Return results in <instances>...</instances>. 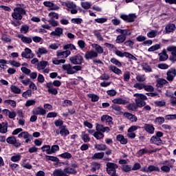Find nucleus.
I'll return each instance as SVG.
<instances>
[{"label": "nucleus", "instance_id": "864d4df0", "mask_svg": "<svg viewBox=\"0 0 176 176\" xmlns=\"http://www.w3.org/2000/svg\"><path fill=\"white\" fill-rule=\"evenodd\" d=\"M166 83H167V80L162 78H160L157 80V87H162V86H163V85H166Z\"/></svg>", "mask_w": 176, "mask_h": 176}, {"label": "nucleus", "instance_id": "f3484780", "mask_svg": "<svg viewBox=\"0 0 176 176\" xmlns=\"http://www.w3.org/2000/svg\"><path fill=\"white\" fill-rule=\"evenodd\" d=\"M71 54V51L66 50V51L58 50L56 52L57 57H60L61 58H67L68 56Z\"/></svg>", "mask_w": 176, "mask_h": 176}, {"label": "nucleus", "instance_id": "37998d69", "mask_svg": "<svg viewBox=\"0 0 176 176\" xmlns=\"http://www.w3.org/2000/svg\"><path fill=\"white\" fill-rule=\"evenodd\" d=\"M48 16L50 17V20H58V14L54 12H50Z\"/></svg>", "mask_w": 176, "mask_h": 176}, {"label": "nucleus", "instance_id": "2f4dec72", "mask_svg": "<svg viewBox=\"0 0 176 176\" xmlns=\"http://www.w3.org/2000/svg\"><path fill=\"white\" fill-rule=\"evenodd\" d=\"M157 35H159V32H157V30H150L147 33V36L148 38H156V36H157Z\"/></svg>", "mask_w": 176, "mask_h": 176}, {"label": "nucleus", "instance_id": "13d9d810", "mask_svg": "<svg viewBox=\"0 0 176 176\" xmlns=\"http://www.w3.org/2000/svg\"><path fill=\"white\" fill-rule=\"evenodd\" d=\"M100 167V164L94 163L91 165V171H92V173H94L96 172V170H99Z\"/></svg>", "mask_w": 176, "mask_h": 176}, {"label": "nucleus", "instance_id": "dca6fc26", "mask_svg": "<svg viewBox=\"0 0 176 176\" xmlns=\"http://www.w3.org/2000/svg\"><path fill=\"white\" fill-rule=\"evenodd\" d=\"M43 5L49 8L50 10H58L60 9L57 5L53 3L52 1H44Z\"/></svg>", "mask_w": 176, "mask_h": 176}, {"label": "nucleus", "instance_id": "8fccbe9b", "mask_svg": "<svg viewBox=\"0 0 176 176\" xmlns=\"http://www.w3.org/2000/svg\"><path fill=\"white\" fill-rule=\"evenodd\" d=\"M104 155H105V153H104V152L96 153L93 155L92 159H94V160H96V159H102V157H104Z\"/></svg>", "mask_w": 176, "mask_h": 176}, {"label": "nucleus", "instance_id": "de8ad7c7", "mask_svg": "<svg viewBox=\"0 0 176 176\" xmlns=\"http://www.w3.org/2000/svg\"><path fill=\"white\" fill-rule=\"evenodd\" d=\"M60 131V135H63V137H65L69 134V131H67V129H65V126H61Z\"/></svg>", "mask_w": 176, "mask_h": 176}, {"label": "nucleus", "instance_id": "e2e57ef3", "mask_svg": "<svg viewBox=\"0 0 176 176\" xmlns=\"http://www.w3.org/2000/svg\"><path fill=\"white\" fill-rule=\"evenodd\" d=\"M142 68L146 72H152V68H151V66L148 65L146 63L142 65Z\"/></svg>", "mask_w": 176, "mask_h": 176}, {"label": "nucleus", "instance_id": "79ce46f5", "mask_svg": "<svg viewBox=\"0 0 176 176\" xmlns=\"http://www.w3.org/2000/svg\"><path fill=\"white\" fill-rule=\"evenodd\" d=\"M52 63L55 65H60V64H64L65 63V59H57V58H52Z\"/></svg>", "mask_w": 176, "mask_h": 176}, {"label": "nucleus", "instance_id": "5fc2aeb1", "mask_svg": "<svg viewBox=\"0 0 176 176\" xmlns=\"http://www.w3.org/2000/svg\"><path fill=\"white\" fill-rule=\"evenodd\" d=\"M63 49L64 50H68V49L69 50H76V47H75V45H74V44H67L66 45H64Z\"/></svg>", "mask_w": 176, "mask_h": 176}, {"label": "nucleus", "instance_id": "c756f323", "mask_svg": "<svg viewBox=\"0 0 176 176\" xmlns=\"http://www.w3.org/2000/svg\"><path fill=\"white\" fill-rule=\"evenodd\" d=\"M160 60L166 61L168 58V55L166 52V50H162V52L159 54Z\"/></svg>", "mask_w": 176, "mask_h": 176}, {"label": "nucleus", "instance_id": "6ab92c4d", "mask_svg": "<svg viewBox=\"0 0 176 176\" xmlns=\"http://www.w3.org/2000/svg\"><path fill=\"white\" fill-rule=\"evenodd\" d=\"M45 86L48 89V93H50L51 94H54L55 96L56 94H57V93H58V91H57V89H56V88H54V87L53 86V83L47 82Z\"/></svg>", "mask_w": 176, "mask_h": 176}, {"label": "nucleus", "instance_id": "4be33fe9", "mask_svg": "<svg viewBox=\"0 0 176 176\" xmlns=\"http://www.w3.org/2000/svg\"><path fill=\"white\" fill-rule=\"evenodd\" d=\"M113 104H118V105H126L127 104V100L122 98H116L111 100Z\"/></svg>", "mask_w": 176, "mask_h": 176}, {"label": "nucleus", "instance_id": "1a4fd4ad", "mask_svg": "<svg viewBox=\"0 0 176 176\" xmlns=\"http://www.w3.org/2000/svg\"><path fill=\"white\" fill-rule=\"evenodd\" d=\"M19 138H23L25 140V142L28 144V142H31V140H32V135L29 134L27 131L21 132L18 135Z\"/></svg>", "mask_w": 176, "mask_h": 176}, {"label": "nucleus", "instance_id": "09e8293b", "mask_svg": "<svg viewBox=\"0 0 176 176\" xmlns=\"http://www.w3.org/2000/svg\"><path fill=\"white\" fill-rule=\"evenodd\" d=\"M1 39L3 42H12L10 37H9V36L6 35L5 33H2Z\"/></svg>", "mask_w": 176, "mask_h": 176}, {"label": "nucleus", "instance_id": "69168bd1", "mask_svg": "<svg viewBox=\"0 0 176 176\" xmlns=\"http://www.w3.org/2000/svg\"><path fill=\"white\" fill-rule=\"evenodd\" d=\"M166 120H175L176 114H169L165 116Z\"/></svg>", "mask_w": 176, "mask_h": 176}, {"label": "nucleus", "instance_id": "f03ea898", "mask_svg": "<svg viewBox=\"0 0 176 176\" xmlns=\"http://www.w3.org/2000/svg\"><path fill=\"white\" fill-rule=\"evenodd\" d=\"M62 68L68 75H74L77 71L82 69L80 66H72L70 64L63 65Z\"/></svg>", "mask_w": 176, "mask_h": 176}, {"label": "nucleus", "instance_id": "5701e85b", "mask_svg": "<svg viewBox=\"0 0 176 176\" xmlns=\"http://www.w3.org/2000/svg\"><path fill=\"white\" fill-rule=\"evenodd\" d=\"M124 118H126L128 120H130V122H137V120H138L137 116L130 113H124Z\"/></svg>", "mask_w": 176, "mask_h": 176}, {"label": "nucleus", "instance_id": "0e129e2a", "mask_svg": "<svg viewBox=\"0 0 176 176\" xmlns=\"http://www.w3.org/2000/svg\"><path fill=\"white\" fill-rule=\"evenodd\" d=\"M82 21H83V20L80 18H73V19H72V23L73 24H82Z\"/></svg>", "mask_w": 176, "mask_h": 176}, {"label": "nucleus", "instance_id": "6e6d98bb", "mask_svg": "<svg viewBox=\"0 0 176 176\" xmlns=\"http://www.w3.org/2000/svg\"><path fill=\"white\" fill-rule=\"evenodd\" d=\"M164 117H157L155 120V123L156 124H163L164 123Z\"/></svg>", "mask_w": 176, "mask_h": 176}, {"label": "nucleus", "instance_id": "412c9836", "mask_svg": "<svg viewBox=\"0 0 176 176\" xmlns=\"http://www.w3.org/2000/svg\"><path fill=\"white\" fill-rule=\"evenodd\" d=\"M144 129L145 131H146V133H148V134H153V133H155V126L151 124H145L144 126Z\"/></svg>", "mask_w": 176, "mask_h": 176}, {"label": "nucleus", "instance_id": "6e6552de", "mask_svg": "<svg viewBox=\"0 0 176 176\" xmlns=\"http://www.w3.org/2000/svg\"><path fill=\"white\" fill-rule=\"evenodd\" d=\"M69 61L75 65L81 64L83 63V57L80 55H76L74 56H70L69 58Z\"/></svg>", "mask_w": 176, "mask_h": 176}, {"label": "nucleus", "instance_id": "c9c22d12", "mask_svg": "<svg viewBox=\"0 0 176 176\" xmlns=\"http://www.w3.org/2000/svg\"><path fill=\"white\" fill-rule=\"evenodd\" d=\"M80 138L84 141V142H89L90 141V137L89 136V134H87L86 132L82 131Z\"/></svg>", "mask_w": 176, "mask_h": 176}, {"label": "nucleus", "instance_id": "aec40b11", "mask_svg": "<svg viewBox=\"0 0 176 176\" xmlns=\"http://www.w3.org/2000/svg\"><path fill=\"white\" fill-rule=\"evenodd\" d=\"M36 53L37 54V57L41 58V56H43V54H47V53H49V51L45 47H41L38 48Z\"/></svg>", "mask_w": 176, "mask_h": 176}, {"label": "nucleus", "instance_id": "4d7b16f0", "mask_svg": "<svg viewBox=\"0 0 176 176\" xmlns=\"http://www.w3.org/2000/svg\"><path fill=\"white\" fill-rule=\"evenodd\" d=\"M36 104V101L35 100H28L26 101L25 106L28 107H32Z\"/></svg>", "mask_w": 176, "mask_h": 176}, {"label": "nucleus", "instance_id": "bf43d9fd", "mask_svg": "<svg viewBox=\"0 0 176 176\" xmlns=\"http://www.w3.org/2000/svg\"><path fill=\"white\" fill-rule=\"evenodd\" d=\"M111 63H112V64H114V65H116L117 67H122V63H120V61L118 60V59L115 58H112L110 60Z\"/></svg>", "mask_w": 176, "mask_h": 176}, {"label": "nucleus", "instance_id": "49530a36", "mask_svg": "<svg viewBox=\"0 0 176 176\" xmlns=\"http://www.w3.org/2000/svg\"><path fill=\"white\" fill-rule=\"evenodd\" d=\"M126 41V36L124 35H119L117 36V38L116 40V43H123Z\"/></svg>", "mask_w": 176, "mask_h": 176}, {"label": "nucleus", "instance_id": "680f3d73", "mask_svg": "<svg viewBox=\"0 0 176 176\" xmlns=\"http://www.w3.org/2000/svg\"><path fill=\"white\" fill-rule=\"evenodd\" d=\"M81 6L82 8H83V9H90L91 5L90 4V3L87 2V1H84V2H81Z\"/></svg>", "mask_w": 176, "mask_h": 176}, {"label": "nucleus", "instance_id": "052dcab7", "mask_svg": "<svg viewBox=\"0 0 176 176\" xmlns=\"http://www.w3.org/2000/svg\"><path fill=\"white\" fill-rule=\"evenodd\" d=\"M8 144H16V140L14 136L8 137L6 139Z\"/></svg>", "mask_w": 176, "mask_h": 176}, {"label": "nucleus", "instance_id": "39448f33", "mask_svg": "<svg viewBox=\"0 0 176 176\" xmlns=\"http://www.w3.org/2000/svg\"><path fill=\"white\" fill-rule=\"evenodd\" d=\"M107 172L109 174L110 176H118L116 174V168H118V166L115 163L107 162Z\"/></svg>", "mask_w": 176, "mask_h": 176}, {"label": "nucleus", "instance_id": "bb28decb", "mask_svg": "<svg viewBox=\"0 0 176 176\" xmlns=\"http://www.w3.org/2000/svg\"><path fill=\"white\" fill-rule=\"evenodd\" d=\"M51 35H52V36H61V35H63V28H56L55 31L51 32Z\"/></svg>", "mask_w": 176, "mask_h": 176}, {"label": "nucleus", "instance_id": "20e7f679", "mask_svg": "<svg viewBox=\"0 0 176 176\" xmlns=\"http://www.w3.org/2000/svg\"><path fill=\"white\" fill-rule=\"evenodd\" d=\"M24 14H25V10H24V9L22 8H16L14 9V12L12 14V16L15 20H21Z\"/></svg>", "mask_w": 176, "mask_h": 176}, {"label": "nucleus", "instance_id": "4c0bfd02", "mask_svg": "<svg viewBox=\"0 0 176 176\" xmlns=\"http://www.w3.org/2000/svg\"><path fill=\"white\" fill-rule=\"evenodd\" d=\"M47 64H49V63H47V61H41V62H40L37 65V69L38 71H41L42 69H45V68H46V66L47 65Z\"/></svg>", "mask_w": 176, "mask_h": 176}, {"label": "nucleus", "instance_id": "0eeeda50", "mask_svg": "<svg viewBox=\"0 0 176 176\" xmlns=\"http://www.w3.org/2000/svg\"><path fill=\"white\" fill-rule=\"evenodd\" d=\"M115 54L118 56V57H126V58H131V60H137V58H135L134 55L129 52H122L121 51L117 50L115 51Z\"/></svg>", "mask_w": 176, "mask_h": 176}, {"label": "nucleus", "instance_id": "f704fd0d", "mask_svg": "<svg viewBox=\"0 0 176 176\" xmlns=\"http://www.w3.org/2000/svg\"><path fill=\"white\" fill-rule=\"evenodd\" d=\"M21 159V155L18 153V154H14L11 157L10 160L14 163H17V162H20Z\"/></svg>", "mask_w": 176, "mask_h": 176}, {"label": "nucleus", "instance_id": "9d476101", "mask_svg": "<svg viewBox=\"0 0 176 176\" xmlns=\"http://www.w3.org/2000/svg\"><path fill=\"white\" fill-rule=\"evenodd\" d=\"M120 19H122L124 21H126L127 23H133V21L135 20L136 16H135V14H131L129 15L121 14Z\"/></svg>", "mask_w": 176, "mask_h": 176}, {"label": "nucleus", "instance_id": "7ed1b4c3", "mask_svg": "<svg viewBox=\"0 0 176 176\" xmlns=\"http://www.w3.org/2000/svg\"><path fill=\"white\" fill-rule=\"evenodd\" d=\"M134 97H135V101L137 107H139V108H142V107H145L146 104L145 102V100L148 99V98H146V96L142 94H135Z\"/></svg>", "mask_w": 176, "mask_h": 176}, {"label": "nucleus", "instance_id": "b1692460", "mask_svg": "<svg viewBox=\"0 0 176 176\" xmlns=\"http://www.w3.org/2000/svg\"><path fill=\"white\" fill-rule=\"evenodd\" d=\"M3 112L5 113V115L8 116L10 119H14V118L16 116V111H10L8 109H3Z\"/></svg>", "mask_w": 176, "mask_h": 176}, {"label": "nucleus", "instance_id": "ea45409f", "mask_svg": "<svg viewBox=\"0 0 176 176\" xmlns=\"http://www.w3.org/2000/svg\"><path fill=\"white\" fill-rule=\"evenodd\" d=\"M0 133L1 134H6V133H8V124L5 123L0 124Z\"/></svg>", "mask_w": 176, "mask_h": 176}, {"label": "nucleus", "instance_id": "423d86ee", "mask_svg": "<svg viewBox=\"0 0 176 176\" xmlns=\"http://www.w3.org/2000/svg\"><path fill=\"white\" fill-rule=\"evenodd\" d=\"M163 135V133L160 131H157L155 135L151 137L150 141L152 144L155 145H160L162 144V139L160 138Z\"/></svg>", "mask_w": 176, "mask_h": 176}, {"label": "nucleus", "instance_id": "a18cd8bd", "mask_svg": "<svg viewBox=\"0 0 176 176\" xmlns=\"http://www.w3.org/2000/svg\"><path fill=\"white\" fill-rule=\"evenodd\" d=\"M43 152H45L47 155H51V148L49 145H45L41 147Z\"/></svg>", "mask_w": 176, "mask_h": 176}, {"label": "nucleus", "instance_id": "473e14b6", "mask_svg": "<svg viewBox=\"0 0 176 176\" xmlns=\"http://www.w3.org/2000/svg\"><path fill=\"white\" fill-rule=\"evenodd\" d=\"M162 47V45L160 44H155L152 46H151L148 49V52H157V50H159Z\"/></svg>", "mask_w": 176, "mask_h": 176}, {"label": "nucleus", "instance_id": "3c124183", "mask_svg": "<svg viewBox=\"0 0 176 176\" xmlns=\"http://www.w3.org/2000/svg\"><path fill=\"white\" fill-rule=\"evenodd\" d=\"M116 31L117 32L121 34V35H124V36H126V35H130V31L127 30L117 29Z\"/></svg>", "mask_w": 176, "mask_h": 176}, {"label": "nucleus", "instance_id": "393cba45", "mask_svg": "<svg viewBox=\"0 0 176 176\" xmlns=\"http://www.w3.org/2000/svg\"><path fill=\"white\" fill-rule=\"evenodd\" d=\"M101 121L103 123H107L108 124H112V117H111L108 115L102 116L101 118Z\"/></svg>", "mask_w": 176, "mask_h": 176}, {"label": "nucleus", "instance_id": "a19ab883", "mask_svg": "<svg viewBox=\"0 0 176 176\" xmlns=\"http://www.w3.org/2000/svg\"><path fill=\"white\" fill-rule=\"evenodd\" d=\"M117 140L120 142V144L126 145L127 144V139L124 138L123 135H118L116 137Z\"/></svg>", "mask_w": 176, "mask_h": 176}, {"label": "nucleus", "instance_id": "2eb2a0df", "mask_svg": "<svg viewBox=\"0 0 176 176\" xmlns=\"http://www.w3.org/2000/svg\"><path fill=\"white\" fill-rule=\"evenodd\" d=\"M32 113L33 115H41V116H45L46 115V110L42 107L34 108Z\"/></svg>", "mask_w": 176, "mask_h": 176}, {"label": "nucleus", "instance_id": "4468645a", "mask_svg": "<svg viewBox=\"0 0 176 176\" xmlns=\"http://www.w3.org/2000/svg\"><path fill=\"white\" fill-rule=\"evenodd\" d=\"M166 75H167V77H166L167 80H168L169 82H173L176 75L175 69H170L169 70H168Z\"/></svg>", "mask_w": 176, "mask_h": 176}, {"label": "nucleus", "instance_id": "9b49d317", "mask_svg": "<svg viewBox=\"0 0 176 176\" xmlns=\"http://www.w3.org/2000/svg\"><path fill=\"white\" fill-rule=\"evenodd\" d=\"M167 50L171 53V56L169 58L170 61H176V47L173 45L168 46Z\"/></svg>", "mask_w": 176, "mask_h": 176}, {"label": "nucleus", "instance_id": "a211bd4d", "mask_svg": "<svg viewBox=\"0 0 176 176\" xmlns=\"http://www.w3.org/2000/svg\"><path fill=\"white\" fill-rule=\"evenodd\" d=\"M85 57L86 60H91V58L98 57V54H97V52L94 50H90L85 53Z\"/></svg>", "mask_w": 176, "mask_h": 176}, {"label": "nucleus", "instance_id": "f8f14e48", "mask_svg": "<svg viewBox=\"0 0 176 176\" xmlns=\"http://www.w3.org/2000/svg\"><path fill=\"white\" fill-rule=\"evenodd\" d=\"M78 167V165L76 164H72L71 166H68L64 168L65 173L67 175H69L70 174H76V168Z\"/></svg>", "mask_w": 176, "mask_h": 176}, {"label": "nucleus", "instance_id": "ddd939ff", "mask_svg": "<svg viewBox=\"0 0 176 176\" xmlns=\"http://www.w3.org/2000/svg\"><path fill=\"white\" fill-rule=\"evenodd\" d=\"M21 57H23L24 58H33L34 54H32L31 49L25 48L21 53Z\"/></svg>", "mask_w": 176, "mask_h": 176}, {"label": "nucleus", "instance_id": "603ef678", "mask_svg": "<svg viewBox=\"0 0 176 176\" xmlns=\"http://www.w3.org/2000/svg\"><path fill=\"white\" fill-rule=\"evenodd\" d=\"M31 96H32L31 89H28L22 94V97L24 98H28V97H31Z\"/></svg>", "mask_w": 176, "mask_h": 176}, {"label": "nucleus", "instance_id": "774afa93", "mask_svg": "<svg viewBox=\"0 0 176 176\" xmlns=\"http://www.w3.org/2000/svg\"><path fill=\"white\" fill-rule=\"evenodd\" d=\"M146 78L144 75H138L136 76V80H138V82H145L146 80Z\"/></svg>", "mask_w": 176, "mask_h": 176}, {"label": "nucleus", "instance_id": "7c9ffc66", "mask_svg": "<svg viewBox=\"0 0 176 176\" xmlns=\"http://www.w3.org/2000/svg\"><path fill=\"white\" fill-rule=\"evenodd\" d=\"M109 69H110V71H112V72H113L114 74H116L117 75H122V70L116 67V66L110 65L109 67Z\"/></svg>", "mask_w": 176, "mask_h": 176}, {"label": "nucleus", "instance_id": "58836bf2", "mask_svg": "<svg viewBox=\"0 0 176 176\" xmlns=\"http://www.w3.org/2000/svg\"><path fill=\"white\" fill-rule=\"evenodd\" d=\"M94 148L96 151H105V149H107V145L104 144H94Z\"/></svg>", "mask_w": 176, "mask_h": 176}, {"label": "nucleus", "instance_id": "c03bdc74", "mask_svg": "<svg viewBox=\"0 0 176 176\" xmlns=\"http://www.w3.org/2000/svg\"><path fill=\"white\" fill-rule=\"evenodd\" d=\"M4 104L7 106L10 105L12 108H16V101L12 100H6L4 101Z\"/></svg>", "mask_w": 176, "mask_h": 176}, {"label": "nucleus", "instance_id": "a878e982", "mask_svg": "<svg viewBox=\"0 0 176 176\" xmlns=\"http://www.w3.org/2000/svg\"><path fill=\"white\" fill-rule=\"evenodd\" d=\"M53 175L54 176H69L67 175V173H65V170L64 169L63 170L61 169H56L54 170Z\"/></svg>", "mask_w": 176, "mask_h": 176}, {"label": "nucleus", "instance_id": "c85d7f7f", "mask_svg": "<svg viewBox=\"0 0 176 176\" xmlns=\"http://www.w3.org/2000/svg\"><path fill=\"white\" fill-rule=\"evenodd\" d=\"M92 47L95 49L97 54H98V53L99 54H102V53H104V49L98 44H92Z\"/></svg>", "mask_w": 176, "mask_h": 176}, {"label": "nucleus", "instance_id": "338daca9", "mask_svg": "<svg viewBox=\"0 0 176 176\" xmlns=\"http://www.w3.org/2000/svg\"><path fill=\"white\" fill-rule=\"evenodd\" d=\"M9 64H10V65H12V67H20V65H21V64H20V63H19L14 60H10Z\"/></svg>", "mask_w": 176, "mask_h": 176}, {"label": "nucleus", "instance_id": "e433bc0d", "mask_svg": "<svg viewBox=\"0 0 176 176\" xmlns=\"http://www.w3.org/2000/svg\"><path fill=\"white\" fill-rule=\"evenodd\" d=\"M60 46H61V44H60V43H53L49 45L48 49H51V50H57V49H58Z\"/></svg>", "mask_w": 176, "mask_h": 176}, {"label": "nucleus", "instance_id": "cd10ccee", "mask_svg": "<svg viewBox=\"0 0 176 176\" xmlns=\"http://www.w3.org/2000/svg\"><path fill=\"white\" fill-rule=\"evenodd\" d=\"M166 34H170L171 32H174L175 31V25L174 24H168L165 28Z\"/></svg>", "mask_w": 176, "mask_h": 176}, {"label": "nucleus", "instance_id": "72a5a7b5", "mask_svg": "<svg viewBox=\"0 0 176 176\" xmlns=\"http://www.w3.org/2000/svg\"><path fill=\"white\" fill-rule=\"evenodd\" d=\"M10 90L14 94H20L21 93V89L16 85H11Z\"/></svg>", "mask_w": 176, "mask_h": 176}, {"label": "nucleus", "instance_id": "f257e3e1", "mask_svg": "<svg viewBox=\"0 0 176 176\" xmlns=\"http://www.w3.org/2000/svg\"><path fill=\"white\" fill-rule=\"evenodd\" d=\"M96 131L94 133V137L96 140H102L104 138V133H109L111 129L109 127H104L102 124H96Z\"/></svg>", "mask_w": 176, "mask_h": 176}]
</instances>
